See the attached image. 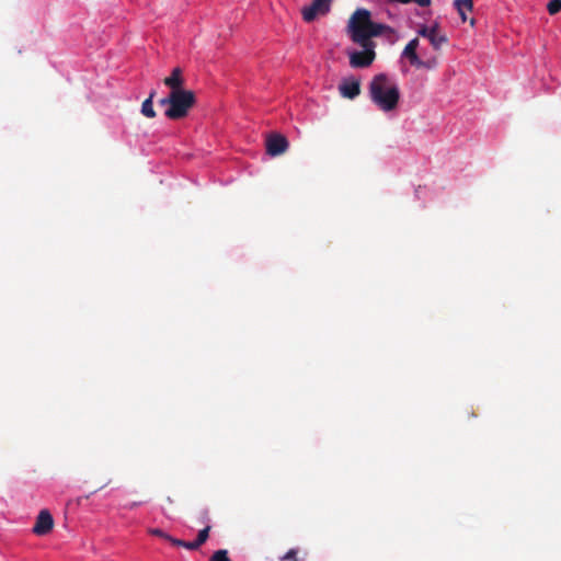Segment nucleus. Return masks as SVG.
Segmentation results:
<instances>
[{"label": "nucleus", "mask_w": 561, "mask_h": 561, "mask_svg": "<svg viewBox=\"0 0 561 561\" xmlns=\"http://www.w3.org/2000/svg\"><path fill=\"white\" fill-rule=\"evenodd\" d=\"M287 148L288 141L280 134H271L266 139V152L272 157L283 154Z\"/></svg>", "instance_id": "0eeeda50"}, {"label": "nucleus", "mask_w": 561, "mask_h": 561, "mask_svg": "<svg viewBox=\"0 0 561 561\" xmlns=\"http://www.w3.org/2000/svg\"><path fill=\"white\" fill-rule=\"evenodd\" d=\"M548 12L553 15L561 11V0H550L547 5Z\"/></svg>", "instance_id": "f3484780"}, {"label": "nucleus", "mask_w": 561, "mask_h": 561, "mask_svg": "<svg viewBox=\"0 0 561 561\" xmlns=\"http://www.w3.org/2000/svg\"><path fill=\"white\" fill-rule=\"evenodd\" d=\"M297 550L290 549L285 556L280 558V561H297Z\"/></svg>", "instance_id": "6ab92c4d"}, {"label": "nucleus", "mask_w": 561, "mask_h": 561, "mask_svg": "<svg viewBox=\"0 0 561 561\" xmlns=\"http://www.w3.org/2000/svg\"><path fill=\"white\" fill-rule=\"evenodd\" d=\"M417 34L427 38L436 50L440 49L448 42L446 34L439 30L437 24L433 26L423 25L417 31Z\"/></svg>", "instance_id": "39448f33"}, {"label": "nucleus", "mask_w": 561, "mask_h": 561, "mask_svg": "<svg viewBox=\"0 0 561 561\" xmlns=\"http://www.w3.org/2000/svg\"><path fill=\"white\" fill-rule=\"evenodd\" d=\"M204 515H205V518L208 519V512H205Z\"/></svg>", "instance_id": "393cba45"}, {"label": "nucleus", "mask_w": 561, "mask_h": 561, "mask_svg": "<svg viewBox=\"0 0 561 561\" xmlns=\"http://www.w3.org/2000/svg\"><path fill=\"white\" fill-rule=\"evenodd\" d=\"M54 527V519L51 514L47 510H43L39 512L35 525L33 527V533L37 536H45Z\"/></svg>", "instance_id": "1a4fd4ad"}, {"label": "nucleus", "mask_w": 561, "mask_h": 561, "mask_svg": "<svg viewBox=\"0 0 561 561\" xmlns=\"http://www.w3.org/2000/svg\"><path fill=\"white\" fill-rule=\"evenodd\" d=\"M339 92L345 99H356L360 94V80L355 77L343 79L339 85Z\"/></svg>", "instance_id": "6e6552de"}, {"label": "nucleus", "mask_w": 561, "mask_h": 561, "mask_svg": "<svg viewBox=\"0 0 561 561\" xmlns=\"http://www.w3.org/2000/svg\"><path fill=\"white\" fill-rule=\"evenodd\" d=\"M181 547L188 549V550H197L201 547V545H197L196 540H194V541L182 540Z\"/></svg>", "instance_id": "aec40b11"}, {"label": "nucleus", "mask_w": 561, "mask_h": 561, "mask_svg": "<svg viewBox=\"0 0 561 561\" xmlns=\"http://www.w3.org/2000/svg\"><path fill=\"white\" fill-rule=\"evenodd\" d=\"M347 32L356 44L374 43L373 37L380 35H394V30L389 25L371 21V14L367 9H357L350 18Z\"/></svg>", "instance_id": "f257e3e1"}, {"label": "nucleus", "mask_w": 561, "mask_h": 561, "mask_svg": "<svg viewBox=\"0 0 561 561\" xmlns=\"http://www.w3.org/2000/svg\"><path fill=\"white\" fill-rule=\"evenodd\" d=\"M171 107L164 111L165 117L171 121L185 118L196 104L194 91L186 89L171 91Z\"/></svg>", "instance_id": "7ed1b4c3"}, {"label": "nucleus", "mask_w": 561, "mask_h": 561, "mask_svg": "<svg viewBox=\"0 0 561 561\" xmlns=\"http://www.w3.org/2000/svg\"><path fill=\"white\" fill-rule=\"evenodd\" d=\"M417 47H419V39L413 38L407 44V46L404 47V49L402 51V57L409 59L411 66H413V67L420 60V57L416 53Z\"/></svg>", "instance_id": "9b49d317"}, {"label": "nucleus", "mask_w": 561, "mask_h": 561, "mask_svg": "<svg viewBox=\"0 0 561 561\" xmlns=\"http://www.w3.org/2000/svg\"><path fill=\"white\" fill-rule=\"evenodd\" d=\"M333 0H312L311 4L301 10L302 19L306 22H312L318 15H325Z\"/></svg>", "instance_id": "423d86ee"}, {"label": "nucleus", "mask_w": 561, "mask_h": 561, "mask_svg": "<svg viewBox=\"0 0 561 561\" xmlns=\"http://www.w3.org/2000/svg\"><path fill=\"white\" fill-rule=\"evenodd\" d=\"M462 22L467 21V11H471L473 7V0H455L454 2Z\"/></svg>", "instance_id": "ddd939ff"}, {"label": "nucleus", "mask_w": 561, "mask_h": 561, "mask_svg": "<svg viewBox=\"0 0 561 561\" xmlns=\"http://www.w3.org/2000/svg\"><path fill=\"white\" fill-rule=\"evenodd\" d=\"M438 61H437V58H431V59H427V60H422L420 58V60L416 62V65L414 66L415 68L417 69H434L436 68Z\"/></svg>", "instance_id": "4468645a"}, {"label": "nucleus", "mask_w": 561, "mask_h": 561, "mask_svg": "<svg viewBox=\"0 0 561 561\" xmlns=\"http://www.w3.org/2000/svg\"><path fill=\"white\" fill-rule=\"evenodd\" d=\"M171 102H172V100H171V92H170L168 96L160 99L158 101V104H159V106H162V107H171Z\"/></svg>", "instance_id": "412c9836"}, {"label": "nucleus", "mask_w": 561, "mask_h": 561, "mask_svg": "<svg viewBox=\"0 0 561 561\" xmlns=\"http://www.w3.org/2000/svg\"><path fill=\"white\" fill-rule=\"evenodd\" d=\"M390 2H399V3H410L415 2L421 7H428L431 4V0H389Z\"/></svg>", "instance_id": "a211bd4d"}, {"label": "nucleus", "mask_w": 561, "mask_h": 561, "mask_svg": "<svg viewBox=\"0 0 561 561\" xmlns=\"http://www.w3.org/2000/svg\"><path fill=\"white\" fill-rule=\"evenodd\" d=\"M359 45L363 47V50H354L348 55L350 66L352 68H367L376 58L375 43H364Z\"/></svg>", "instance_id": "20e7f679"}, {"label": "nucleus", "mask_w": 561, "mask_h": 561, "mask_svg": "<svg viewBox=\"0 0 561 561\" xmlns=\"http://www.w3.org/2000/svg\"><path fill=\"white\" fill-rule=\"evenodd\" d=\"M139 504H140V503H136V502H135V503H131L128 507H129V508H134V507L138 506Z\"/></svg>", "instance_id": "b1692460"}, {"label": "nucleus", "mask_w": 561, "mask_h": 561, "mask_svg": "<svg viewBox=\"0 0 561 561\" xmlns=\"http://www.w3.org/2000/svg\"><path fill=\"white\" fill-rule=\"evenodd\" d=\"M165 540H168L169 542H171V545L175 546V547H181L182 545V539H176V538H173L172 536L168 535V537L165 538Z\"/></svg>", "instance_id": "5701e85b"}, {"label": "nucleus", "mask_w": 561, "mask_h": 561, "mask_svg": "<svg viewBox=\"0 0 561 561\" xmlns=\"http://www.w3.org/2000/svg\"><path fill=\"white\" fill-rule=\"evenodd\" d=\"M150 534L153 535V536L163 538V539H165L168 537V535H169V534L164 533L160 528H152V529H150Z\"/></svg>", "instance_id": "4be33fe9"}, {"label": "nucleus", "mask_w": 561, "mask_h": 561, "mask_svg": "<svg viewBox=\"0 0 561 561\" xmlns=\"http://www.w3.org/2000/svg\"><path fill=\"white\" fill-rule=\"evenodd\" d=\"M157 95L156 90H151L148 98L141 104V114L147 118H154L157 113L153 108V100Z\"/></svg>", "instance_id": "f8f14e48"}, {"label": "nucleus", "mask_w": 561, "mask_h": 561, "mask_svg": "<svg viewBox=\"0 0 561 561\" xmlns=\"http://www.w3.org/2000/svg\"><path fill=\"white\" fill-rule=\"evenodd\" d=\"M371 102L382 112H392L400 101V89L397 81L386 73L373 77L368 84Z\"/></svg>", "instance_id": "f03ea898"}, {"label": "nucleus", "mask_w": 561, "mask_h": 561, "mask_svg": "<svg viewBox=\"0 0 561 561\" xmlns=\"http://www.w3.org/2000/svg\"><path fill=\"white\" fill-rule=\"evenodd\" d=\"M209 561H231V559L229 558L226 549H220L211 554Z\"/></svg>", "instance_id": "2eb2a0df"}, {"label": "nucleus", "mask_w": 561, "mask_h": 561, "mask_svg": "<svg viewBox=\"0 0 561 561\" xmlns=\"http://www.w3.org/2000/svg\"><path fill=\"white\" fill-rule=\"evenodd\" d=\"M210 529L211 527L207 525L205 528L198 531L197 538L195 539L197 541V545L202 546L207 541Z\"/></svg>", "instance_id": "dca6fc26"}, {"label": "nucleus", "mask_w": 561, "mask_h": 561, "mask_svg": "<svg viewBox=\"0 0 561 561\" xmlns=\"http://www.w3.org/2000/svg\"><path fill=\"white\" fill-rule=\"evenodd\" d=\"M163 83L171 90H183L184 78L182 69L176 67L172 70L171 75L163 79Z\"/></svg>", "instance_id": "9d476101"}]
</instances>
